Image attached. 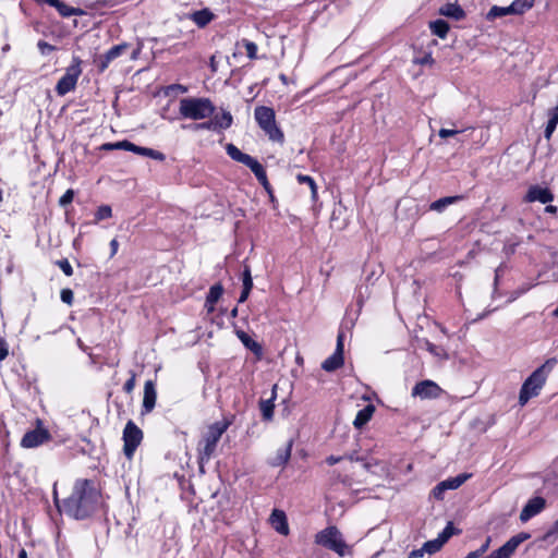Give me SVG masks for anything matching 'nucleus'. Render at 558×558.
<instances>
[{
	"label": "nucleus",
	"instance_id": "obj_33",
	"mask_svg": "<svg viewBox=\"0 0 558 558\" xmlns=\"http://www.w3.org/2000/svg\"><path fill=\"white\" fill-rule=\"evenodd\" d=\"M515 551V542L507 541L501 547L496 549L499 558H510L512 554Z\"/></svg>",
	"mask_w": 558,
	"mask_h": 558
},
{
	"label": "nucleus",
	"instance_id": "obj_59",
	"mask_svg": "<svg viewBox=\"0 0 558 558\" xmlns=\"http://www.w3.org/2000/svg\"><path fill=\"white\" fill-rule=\"evenodd\" d=\"M118 247H119V243H118L117 239L111 240V242H110L111 256L116 255V253L118 252Z\"/></svg>",
	"mask_w": 558,
	"mask_h": 558
},
{
	"label": "nucleus",
	"instance_id": "obj_27",
	"mask_svg": "<svg viewBox=\"0 0 558 558\" xmlns=\"http://www.w3.org/2000/svg\"><path fill=\"white\" fill-rule=\"evenodd\" d=\"M534 5V0H514L510 4V11H512L513 15H521L532 9Z\"/></svg>",
	"mask_w": 558,
	"mask_h": 558
},
{
	"label": "nucleus",
	"instance_id": "obj_38",
	"mask_svg": "<svg viewBox=\"0 0 558 558\" xmlns=\"http://www.w3.org/2000/svg\"><path fill=\"white\" fill-rule=\"evenodd\" d=\"M111 216H112L111 207L108 205H102L96 211V215H95L96 222L104 220V219H108Z\"/></svg>",
	"mask_w": 558,
	"mask_h": 558
},
{
	"label": "nucleus",
	"instance_id": "obj_18",
	"mask_svg": "<svg viewBox=\"0 0 558 558\" xmlns=\"http://www.w3.org/2000/svg\"><path fill=\"white\" fill-rule=\"evenodd\" d=\"M439 14L453 19L456 21H461L465 16L464 10L457 2L445 3L442 7H440Z\"/></svg>",
	"mask_w": 558,
	"mask_h": 558
},
{
	"label": "nucleus",
	"instance_id": "obj_20",
	"mask_svg": "<svg viewBox=\"0 0 558 558\" xmlns=\"http://www.w3.org/2000/svg\"><path fill=\"white\" fill-rule=\"evenodd\" d=\"M375 412V407L373 404H367L365 408L360 410L353 421V425L355 428H362L366 425L372 418Z\"/></svg>",
	"mask_w": 558,
	"mask_h": 558
},
{
	"label": "nucleus",
	"instance_id": "obj_25",
	"mask_svg": "<svg viewBox=\"0 0 558 558\" xmlns=\"http://www.w3.org/2000/svg\"><path fill=\"white\" fill-rule=\"evenodd\" d=\"M460 199H462V196L460 195H457V196H446V197H442V198H439L435 202H433L429 206V208L432 210H435V211H442L447 206L449 205H452L457 202H459Z\"/></svg>",
	"mask_w": 558,
	"mask_h": 558
},
{
	"label": "nucleus",
	"instance_id": "obj_22",
	"mask_svg": "<svg viewBox=\"0 0 558 558\" xmlns=\"http://www.w3.org/2000/svg\"><path fill=\"white\" fill-rule=\"evenodd\" d=\"M214 19V14L208 9L195 11L191 14V20L198 26L205 27Z\"/></svg>",
	"mask_w": 558,
	"mask_h": 558
},
{
	"label": "nucleus",
	"instance_id": "obj_15",
	"mask_svg": "<svg viewBox=\"0 0 558 558\" xmlns=\"http://www.w3.org/2000/svg\"><path fill=\"white\" fill-rule=\"evenodd\" d=\"M128 48L126 44H120L110 48L99 60V70L105 71L109 63L120 57Z\"/></svg>",
	"mask_w": 558,
	"mask_h": 558
},
{
	"label": "nucleus",
	"instance_id": "obj_26",
	"mask_svg": "<svg viewBox=\"0 0 558 558\" xmlns=\"http://www.w3.org/2000/svg\"><path fill=\"white\" fill-rule=\"evenodd\" d=\"M432 33L439 38L444 39L447 37L449 32V24L444 20H436L429 23Z\"/></svg>",
	"mask_w": 558,
	"mask_h": 558
},
{
	"label": "nucleus",
	"instance_id": "obj_60",
	"mask_svg": "<svg viewBox=\"0 0 558 558\" xmlns=\"http://www.w3.org/2000/svg\"><path fill=\"white\" fill-rule=\"evenodd\" d=\"M341 460L340 457H335V456H330L326 459V462L329 464V465H333L336 463H338L339 461Z\"/></svg>",
	"mask_w": 558,
	"mask_h": 558
},
{
	"label": "nucleus",
	"instance_id": "obj_6",
	"mask_svg": "<svg viewBox=\"0 0 558 558\" xmlns=\"http://www.w3.org/2000/svg\"><path fill=\"white\" fill-rule=\"evenodd\" d=\"M315 542L316 544L335 551L340 557H343L349 553V547L344 542L341 532L336 526H328L319 531L315 535Z\"/></svg>",
	"mask_w": 558,
	"mask_h": 558
},
{
	"label": "nucleus",
	"instance_id": "obj_58",
	"mask_svg": "<svg viewBox=\"0 0 558 558\" xmlns=\"http://www.w3.org/2000/svg\"><path fill=\"white\" fill-rule=\"evenodd\" d=\"M251 293V290H246V288H243L242 292H241V295L239 298V302L240 303H243L247 300L248 295Z\"/></svg>",
	"mask_w": 558,
	"mask_h": 558
},
{
	"label": "nucleus",
	"instance_id": "obj_56",
	"mask_svg": "<svg viewBox=\"0 0 558 558\" xmlns=\"http://www.w3.org/2000/svg\"><path fill=\"white\" fill-rule=\"evenodd\" d=\"M490 541H492V538L488 536L485 539L484 544L478 549H476L481 556L488 549V547L490 545Z\"/></svg>",
	"mask_w": 558,
	"mask_h": 558
},
{
	"label": "nucleus",
	"instance_id": "obj_43",
	"mask_svg": "<svg viewBox=\"0 0 558 558\" xmlns=\"http://www.w3.org/2000/svg\"><path fill=\"white\" fill-rule=\"evenodd\" d=\"M452 534L453 525L449 522L442 532L438 535V538L445 544L452 536Z\"/></svg>",
	"mask_w": 558,
	"mask_h": 558
},
{
	"label": "nucleus",
	"instance_id": "obj_16",
	"mask_svg": "<svg viewBox=\"0 0 558 558\" xmlns=\"http://www.w3.org/2000/svg\"><path fill=\"white\" fill-rule=\"evenodd\" d=\"M126 146V150L128 151H132V153H135L137 155H142V156H145V157H149L151 159H155V160H159V161H163L165 160V155L161 153V151H158V150H155L153 148H148V147H142V146H137L135 144H133L132 142H129L125 144Z\"/></svg>",
	"mask_w": 558,
	"mask_h": 558
},
{
	"label": "nucleus",
	"instance_id": "obj_2",
	"mask_svg": "<svg viewBox=\"0 0 558 558\" xmlns=\"http://www.w3.org/2000/svg\"><path fill=\"white\" fill-rule=\"evenodd\" d=\"M556 363V359H548L524 380L519 393V404L521 407L525 405L531 398L539 395Z\"/></svg>",
	"mask_w": 558,
	"mask_h": 558
},
{
	"label": "nucleus",
	"instance_id": "obj_50",
	"mask_svg": "<svg viewBox=\"0 0 558 558\" xmlns=\"http://www.w3.org/2000/svg\"><path fill=\"white\" fill-rule=\"evenodd\" d=\"M557 124H558V122L551 121L548 119V122H547V125H546V129L544 132V136L546 140H549L551 137L553 133L555 132V130L557 128Z\"/></svg>",
	"mask_w": 558,
	"mask_h": 558
},
{
	"label": "nucleus",
	"instance_id": "obj_3",
	"mask_svg": "<svg viewBox=\"0 0 558 558\" xmlns=\"http://www.w3.org/2000/svg\"><path fill=\"white\" fill-rule=\"evenodd\" d=\"M216 108L209 98L186 97L180 99L179 114L183 119L204 120L213 117Z\"/></svg>",
	"mask_w": 558,
	"mask_h": 558
},
{
	"label": "nucleus",
	"instance_id": "obj_5",
	"mask_svg": "<svg viewBox=\"0 0 558 558\" xmlns=\"http://www.w3.org/2000/svg\"><path fill=\"white\" fill-rule=\"evenodd\" d=\"M254 116L258 125L268 135L270 141L283 143L284 135L276 124L275 111L271 108L265 106L256 107Z\"/></svg>",
	"mask_w": 558,
	"mask_h": 558
},
{
	"label": "nucleus",
	"instance_id": "obj_49",
	"mask_svg": "<svg viewBox=\"0 0 558 558\" xmlns=\"http://www.w3.org/2000/svg\"><path fill=\"white\" fill-rule=\"evenodd\" d=\"M557 124H558V122L551 121L548 119V122H547V125H546V129L544 132V136L546 140H549L551 137L553 133L555 132V130L557 128Z\"/></svg>",
	"mask_w": 558,
	"mask_h": 558
},
{
	"label": "nucleus",
	"instance_id": "obj_41",
	"mask_svg": "<svg viewBox=\"0 0 558 558\" xmlns=\"http://www.w3.org/2000/svg\"><path fill=\"white\" fill-rule=\"evenodd\" d=\"M447 490V487H445V484L444 482L441 481L440 483H438L432 490V495L435 499L437 500H442L444 499V494L445 492Z\"/></svg>",
	"mask_w": 558,
	"mask_h": 558
},
{
	"label": "nucleus",
	"instance_id": "obj_46",
	"mask_svg": "<svg viewBox=\"0 0 558 558\" xmlns=\"http://www.w3.org/2000/svg\"><path fill=\"white\" fill-rule=\"evenodd\" d=\"M425 348L427 351H429L435 356H438V357L445 356L444 350L441 348L436 347L435 344H433L429 341H425Z\"/></svg>",
	"mask_w": 558,
	"mask_h": 558
},
{
	"label": "nucleus",
	"instance_id": "obj_8",
	"mask_svg": "<svg viewBox=\"0 0 558 558\" xmlns=\"http://www.w3.org/2000/svg\"><path fill=\"white\" fill-rule=\"evenodd\" d=\"M143 439L142 430L132 421H129L123 429V452L128 459H132L136 448Z\"/></svg>",
	"mask_w": 558,
	"mask_h": 558
},
{
	"label": "nucleus",
	"instance_id": "obj_7",
	"mask_svg": "<svg viewBox=\"0 0 558 558\" xmlns=\"http://www.w3.org/2000/svg\"><path fill=\"white\" fill-rule=\"evenodd\" d=\"M81 74V61L77 58H74L73 63L66 68L65 74L58 81L56 85V93L59 96H64L74 90Z\"/></svg>",
	"mask_w": 558,
	"mask_h": 558
},
{
	"label": "nucleus",
	"instance_id": "obj_21",
	"mask_svg": "<svg viewBox=\"0 0 558 558\" xmlns=\"http://www.w3.org/2000/svg\"><path fill=\"white\" fill-rule=\"evenodd\" d=\"M291 450H292V440L288 441V444L284 447L279 448L277 450L276 457L272 458L270 464L272 466H280V465L286 464L291 457Z\"/></svg>",
	"mask_w": 558,
	"mask_h": 558
},
{
	"label": "nucleus",
	"instance_id": "obj_53",
	"mask_svg": "<svg viewBox=\"0 0 558 558\" xmlns=\"http://www.w3.org/2000/svg\"><path fill=\"white\" fill-rule=\"evenodd\" d=\"M459 133H460L459 130L440 129L439 132H438V135L441 138H447V137L453 136V135L459 134Z\"/></svg>",
	"mask_w": 558,
	"mask_h": 558
},
{
	"label": "nucleus",
	"instance_id": "obj_37",
	"mask_svg": "<svg viewBox=\"0 0 558 558\" xmlns=\"http://www.w3.org/2000/svg\"><path fill=\"white\" fill-rule=\"evenodd\" d=\"M242 45L244 46L246 54L250 59L253 60L257 58V45L255 43L243 39Z\"/></svg>",
	"mask_w": 558,
	"mask_h": 558
},
{
	"label": "nucleus",
	"instance_id": "obj_11",
	"mask_svg": "<svg viewBox=\"0 0 558 558\" xmlns=\"http://www.w3.org/2000/svg\"><path fill=\"white\" fill-rule=\"evenodd\" d=\"M343 364V335L339 333L337 338V347L336 351L332 355L327 357L323 364L322 368L326 372H333L341 367Z\"/></svg>",
	"mask_w": 558,
	"mask_h": 558
},
{
	"label": "nucleus",
	"instance_id": "obj_23",
	"mask_svg": "<svg viewBox=\"0 0 558 558\" xmlns=\"http://www.w3.org/2000/svg\"><path fill=\"white\" fill-rule=\"evenodd\" d=\"M236 335L245 348H247L255 354H262V345L255 340H253L246 332L241 330L238 331Z\"/></svg>",
	"mask_w": 558,
	"mask_h": 558
},
{
	"label": "nucleus",
	"instance_id": "obj_51",
	"mask_svg": "<svg viewBox=\"0 0 558 558\" xmlns=\"http://www.w3.org/2000/svg\"><path fill=\"white\" fill-rule=\"evenodd\" d=\"M37 46H38V49L41 52V54H48L54 50L53 46H51L50 44L43 41V40L38 41Z\"/></svg>",
	"mask_w": 558,
	"mask_h": 558
},
{
	"label": "nucleus",
	"instance_id": "obj_4",
	"mask_svg": "<svg viewBox=\"0 0 558 558\" xmlns=\"http://www.w3.org/2000/svg\"><path fill=\"white\" fill-rule=\"evenodd\" d=\"M228 426V422H216L208 427L199 444V461L202 463L208 462L211 459L217 444L227 430Z\"/></svg>",
	"mask_w": 558,
	"mask_h": 558
},
{
	"label": "nucleus",
	"instance_id": "obj_24",
	"mask_svg": "<svg viewBox=\"0 0 558 558\" xmlns=\"http://www.w3.org/2000/svg\"><path fill=\"white\" fill-rule=\"evenodd\" d=\"M227 154L229 157L238 162L245 165L247 161H251L252 156L242 153L236 146L233 144H228L226 146Z\"/></svg>",
	"mask_w": 558,
	"mask_h": 558
},
{
	"label": "nucleus",
	"instance_id": "obj_34",
	"mask_svg": "<svg viewBox=\"0 0 558 558\" xmlns=\"http://www.w3.org/2000/svg\"><path fill=\"white\" fill-rule=\"evenodd\" d=\"M222 292L223 288L221 284L211 286L206 296L207 303H217L218 300L221 298Z\"/></svg>",
	"mask_w": 558,
	"mask_h": 558
},
{
	"label": "nucleus",
	"instance_id": "obj_36",
	"mask_svg": "<svg viewBox=\"0 0 558 558\" xmlns=\"http://www.w3.org/2000/svg\"><path fill=\"white\" fill-rule=\"evenodd\" d=\"M187 128L193 131H198V130L218 131L213 118L206 122L192 124Z\"/></svg>",
	"mask_w": 558,
	"mask_h": 558
},
{
	"label": "nucleus",
	"instance_id": "obj_54",
	"mask_svg": "<svg viewBox=\"0 0 558 558\" xmlns=\"http://www.w3.org/2000/svg\"><path fill=\"white\" fill-rule=\"evenodd\" d=\"M9 354L8 345L4 339L0 337V360L3 361Z\"/></svg>",
	"mask_w": 558,
	"mask_h": 558
},
{
	"label": "nucleus",
	"instance_id": "obj_55",
	"mask_svg": "<svg viewBox=\"0 0 558 558\" xmlns=\"http://www.w3.org/2000/svg\"><path fill=\"white\" fill-rule=\"evenodd\" d=\"M529 538V534H525V533H520L515 536H512L509 541H514L515 542V549L518 548V546L525 539Z\"/></svg>",
	"mask_w": 558,
	"mask_h": 558
},
{
	"label": "nucleus",
	"instance_id": "obj_14",
	"mask_svg": "<svg viewBox=\"0 0 558 558\" xmlns=\"http://www.w3.org/2000/svg\"><path fill=\"white\" fill-rule=\"evenodd\" d=\"M157 392L153 380H147L144 385L143 411L149 413L156 404Z\"/></svg>",
	"mask_w": 558,
	"mask_h": 558
},
{
	"label": "nucleus",
	"instance_id": "obj_17",
	"mask_svg": "<svg viewBox=\"0 0 558 558\" xmlns=\"http://www.w3.org/2000/svg\"><path fill=\"white\" fill-rule=\"evenodd\" d=\"M270 523L278 533L282 535L289 534V525L283 511L275 509L270 515Z\"/></svg>",
	"mask_w": 558,
	"mask_h": 558
},
{
	"label": "nucleus",
	"instance_id": "obj_45",
	"mask_svg": "<svg viewBox=\"0 0 558 558\" xmlns=\"http://www.w3.org/2000/svg\"><path fill=\"white\" fill-rule=\"evenodd\" d=\"M74 198V191L68 190L65 193L60 197L59 205L62 207H65L66 205L71 204Z\"/></svg>",
	"mask_w": 558,
	"mask_h": 558
},
{
	"label": "nucleus",
	"instance_id": "obj_35",
	"mask_svg": "<svg viewBox=\"0 0 558 558\" xmlns=\"http://www.w3.org/2000/svg\"><path fill=\"white\" fill-rule=\"evenodd\" d=\"M444 546V543L437 537L435 539L428 541L423 545V549L425 553L434 554L438 551Z\"/></svg>",
	"mask_w": 558,
	"mask_h": 558
},
{
	"label": "nucleus",
	"instance_id": "obj_28",
	"mask_svg": "<svg viewBox=\"0 0 558 558\" xmlns=\"http://www.w3.org/2000/svg\"><path fill=\"white\" fill-rule=\"evenodd\" d=\"M213 119L218 131L229 129L233 121L229 111H222L221 114H216Z\"/></svg>",
	"mask_w": 558,
	"mask_h": 558
},
{
	"label": "nucleus",
	"instance_id": "obj_48",
	"mask_svg": "<svg viewBox=\"0 0 558 558\" xmlns=\"http://www.w3.org/2000/svg\"><path fill=\"white\" fill-rule=\"evenodd\" d=\"M557 124H558V122L551 121L548 119V122H547V125H546V129L544 132V136L546 140H549L551 137L553 133L555 132V130L557 128Z\"/></svg>",
	"mask_w": 558,
	"mask_h": 558
},
{
	"label": "nucleus",
	"instance_id": "obj_29",
	"mask_svg": "<svg viewBox=\"0 0 558 558\" xmlns=\"http://www.w3.org/2000/svg\"><path fill=\"white\" fill-rule=\"evenodd\" d=\"M471 477V474L469 473H461L454 477L447 478L444 482L445 487H447V490L449 489H457L462 484H464L469 478Z\"/></svg>",
	"mask_w": 558,
	"mask_h": 558
},
{
	"label": "nucleus",
	"instance_id": "obj_1",
	"mask_svg": "<svg viewBox=\"0 0 558 558\" xmlns=\"http://www.w3.org/2000/svg\"><path fill=\"white\" fill-rule=\"evenodd\" d=\"M54 502L60 512L76 520L89 517L100 504V493L95 483L89 480H77L70 497L59 504L57 492L53 493Z\"/></svg>",
	"mask_w": 558,
	"mask_h": 558
},
{
	"label": "nucleus",
	"instance_id": "obj_52",
	"mask_svg": "<svg viewBox=\"0 0 558 558\" xmlns=\"http://www.w3.org/2000/svg\"><path fill=\"white\" fill-rule=\"evenodd\" d=\"M60 296H61L62 302H64V303H66L69 305L72 304V301H73V292H72V290L63 289L61 291Z\"/></svg>",
	"mask_w": 558,
	"mask_h": 558
},
{
	"label": "nucleus",
	"instance_id": "obj_13",
	"mask_svg": "<svg viewBox=\"0 0 558 558\" xmlns=\"http://www.w3.org/2000/svg\"><path fill=\"white\" fill-rule=\"evenodd\" d=\"M554 196L548 189L537 185L530 187L525 195L526 202H539L542 204H547L551 202Z\"/></svg>",
	"mask_w": 558,
	"mask_h": 558
},
{
	"label": "nucleus",
	"instance_id": "obj_64",
	"mask_svg": "<svg viewBox=\"0 0 558 558\" xmlns=\"http://www.w3.org/2000/svg\"><path fill=\"white\" fill-rule=\"evenodd\" d=\"M486 558H499L498 554L496 553V550L492 551Z\"/></svg>",
	"mask_w": 558,
	"mask_h": 558
},
{
	"label": "nucleus",
	"instance_id": "obj_10",
	"mask_svg": "<svg viewBox=\"0 0 558 558\" xmlns=\"http://www.w3.org/2000/svg\"><path fill=\"white\" fill-rule=\"evenodd\" d=\"M49 439H50L49 432L45 428L39 427V428L27 432L21 440V446L23 448H35V447H38V446L45 444Z\"/></svg>",
	"mask_w": 558,
	"mask_h": 558
},
{
	"label": "nucleus",
	"instance_id": "obj_19",
	"mask_svg": "<svg viewBox=\"0 0 558 558\" xmlns=\"http://www.w3.org/2000/svg\"><path fill=\"white\" fill-rule=\"evenodd\" d=\"M246 167H248L252 172L255 174L256 179L258 180V182L267 190L269 191L270 189V185H269V182L267 180V174H266V171L264 169V167L258 162V160H256L255 158H251V161H247L245 163Z\"/></svg>",
	"mask_w": 558,
	"mask_h": 558
},
{
	"label": "nucleus",
	"instance_id": "obj_32",
	"mask_svg": "<svg viewBox=\"0 0 558 558\" xmlns=\"http://www.w3.org/2000/svg\"><path fill=\"white\" fill-rule=\"evenodd\" d=\"M274 397L268 400H260L259 409L263 415V418L266 421H270L274 416Z\"/></svg>",
	"mask_w": 558,
	"mask_h": 558
},
{
	"label": "nucleus",
	"instance_id": "obj_40",
	"mask_svg": "<svg viewBox=\"0 0 558 558\" xmlns=\"http://www.w3.org/2000/svg\"><path fill=\"white\" fill-rule=\"evenodd\" d=\"M298 181L300 183H306L308 184V186L311 187V191H312V195L313 197L316 196V190H317V186H316V183L315 181L313 180V178H311L310 175H304V174H299L296 177Z\"/></svg>",
	"mask_w": 558,
	"mask_h": 558
},
{
	"label": "nucleus",
	"instance_id": "obj_62",
	"mask_svg": "<svg viewBox=\"0 0 558 558\" xmlns=\"http://www.w3.org/2000/svg\"><path fill=\"white\" fill-rule=\"evenodd\" d=\"M215 304L216 303H207V301L205 302V307L207 308L208 313H213L215 311Z\"/></svg>",
	"mask_w": 558,
	"mask_h": 558
},
{
	"label": "nucleus",
	"instance_id": "obj_12",
	"mask_svg": "<svg viewBox=\"0 0 558 558\" xmlns=\"http://www.w3.org/2000/svg\"><path fill=\"white\" fill-rule=\"evenodd\" d=\"M546 501L543 497H534L527 501L520 513L522 522L529 521L545 508Z\"/></svg>",
	"mask_w": 558,
	"mask_h": 558
},
{
	"label": "nucleus",
	"instance_id": "obj_39",
	"mask_svg": "<svg viewBox=\"0 0 558 558\" xmlns=\"http://www.w3.org/2000/svg\"><path fill=\"white\" fill-rule=\"evenodd\" d=\"M242 281H243V288H246V290H252L253 279H252V275H251V268L248 266H244Z\"/></svg>",
	"mask_w": 558,
	"mask_h": 558
},
{
	"label": "nucleus",
	"instance_id": "obj_57",
	"mask_svg": "<svg viewBox=\"0 0 558 558\" xmlns=\"http://www.w3.org/2000/svg\"><path fill=\"white\" fill-rule=\"evenodd\" d=\"M425 550L423 549V547L421 549H415V550H412L408 558H418V557H422L424 555Z\"/></svg>",
	"mask_w": 558,
	"mask_h": 558
},
{
	"label": "nucleus",
	"instance_id": "obj_31",
	"mask_svg": "<svg viewBox=\"0 0 558 558\" xmlns=\"http://www.w3.org/2000/svg\"><path fill=\"white\" fill-rule=\"evenodd\" d=\"M44 3L56 8L62 16L68 17L74 14V9L61 2L60 0H45Z\"/></svg>",
	"mask_w": 558,
	"mask_h": 558
},
{
	"label": "nucleus",
	"instance_id": "obj_61",
	"mask_svg": "<svg viewBox=\"0 0 558 558\" xmlns=\"http://www.w3.org/2000/svg\"><path fill=\"white\" fill-rule=\"evenodd\" d=\"M481 555L477 550L470 551L464 558H478Z\"/></svg>",
	"mask_w": 558,
	"mask_h": 558
},
{
	"label": "nucleus",
	"instance_id": "obj_9",
	"mask_svg": "<svg viewBox=\"0 0 558 558\" xmlns=\"http://www.w3.org/2000/svg\"><path fill=\"white\" fill-rule=\"evenodd\" d=\"M442 392V389L433 380L426 379L417 383L412 389V397L421 399H436Z\"/></svg>",
	"mask_w": 558,
	"mask_h": 558
},
{
	"label": "nucleus",
	"instance_id": "obj_30",
	"mask_svg": "<svg viewBox=\"0 0 558 558\" xmlns=\"http://www.w3.org/2000/svg\"><path fill=\"white\" fill-rule=\"evenodd\" d=\"M506 15H513L512 11H510V5H508V7L493 5L486 14V20L494 21L498 17H504Z\"/></svg>",
	"mask_w": 558,
	"mask_h": 558
},
{
	"label": "nucleus",
	"instance_id": "obj_47",
	"mask_svg": "<svg viewBox=\"0 0 558 558\" xmlns=\"http://www.w3.org/2000/svg\"><path fill=\"white\" fill-rule=\"evenodd\" d=\"M131 374V377L125 381L124 386H123V390L126 392V393H131L134 388H135V379H136V375L133 371L130 372Z\"/></svg>",
	"mask_w": 558,
	"mask_h": 558
},
{
	"label": "nucleus",
	"instance_id": "obj_44",
	"mask_svg": "<svg viewBox=\"0 0 558 558\" xmlns=\"http://www.w3.org/2000/svg\"><path fill=\"white\" fill-rule=\"evenodd\" d=\"M57 265L59 268L63 271L65 276H72L73 275V268L68 259H60L57 262Z\"/></svg>",
	"mask_w": 558,
	"mask_h": 558
},
{
	"label": "nucleus",
	"instance_id": "obj_63",
	"mask_svg": "<svg viewBox=\"0 0 558 558\" xmlns=\"http://www.w3.org/2000/svg\"><path fill=\"white\" fill-rule=\"evenodd\" d=\"M170 88L178 89V90H180L182 93H185L187 90V88L185 86L179 85V84L178 85H172Z\"/></svg>",
	"mask_w": 558,
	"mask_h": 558
},
{
	"label": "nucleus",
	"instance_id": "obj_42",
	"mask_svg": "<svg viewBox=\"0 0 558 558\" xmlns=\"http://www.w3.org/2000/svg\"><path fill=\"white\" fill-rule=\"evenodd\" d=\"M126 143H128V141H121V142H117V143H106L101 146V149H104V150H113V149L126 150V146H125Z\"/></svg>",
	"mask_w": 558,
	"mask_h": 558
}]
</instances>
